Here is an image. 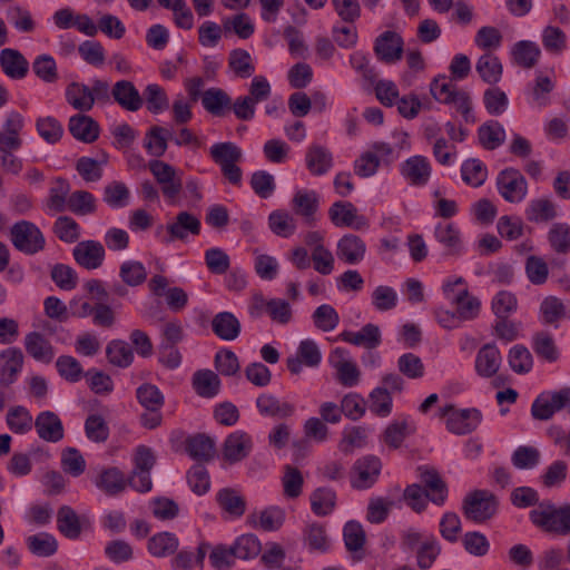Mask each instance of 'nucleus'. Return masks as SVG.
Segmentation results:
<instances>
[{"mask_svg":"<svg viewBox=\"0 0 570 570\" xmlns=\"http://www.w3.org/2000/svg\"><path fill=\"white\" fill-rule=\"evenodd\" d=\"M475 70L484 82L492 86L501 80L503 73L500 59L492 52L483 53L478 59Z\"/></svg>","mask_w":570,"mask_h":570,"instance_id":"nucleus-40","label":"nucleus"},{"mask_svg":"<svg viewBox=\"0 0 570 570\" xmlns=\"http://www.w3.org/2000/svg\"><path fill=\"white\" fill-rule=\"evenodd\" d=\"M463 277L448 278L443 284V292L448 298L456 306V314L460 320L471 321L478 317L481 309V302L478 297L470 294L466 287L462 288L455 296L451 297L454 288L459 285H465Z\"/></svg>","mask_w":570,"mask_h":570,"instance_id":"nucleus-3","label":"nucleus"},{"mask_svg":"<svg viewBox=\"0 0 570 570\" xmlns=\"http://www.w3.org/2000/svg\"><path fill=\"white\" fill-rule=\"evenodd\" d=\"M381 460L375 455H365L355 461L351 484L354 489L364 490L371 488L381 472Z\"/></svg>","mask_w":570,"mask_h":570,"instance_id":"nucleus-12","label":"nucleus"},{"mask_svg":"<svg viewBox=\"0 0 570 570\" xmlns=\"http://www.w3.org/2000/svg\"><path fill=\"white\" fill-rule=\"evenodd\" d=\"M0 67L6 76L11 79H23L29 71V62L23 55L12 48L0 51Z\"/></svg>","mask_w":570,"mask_h":570,"instance_id":"nucleus-27","label":"nucleus"},{"mask_svg":"<svg viewBox=\"0 0 570 570\" xmlns=\"http://www.w3.org/2000/svg\"><path fill=\"white\" fill-rule=\"evenodd\" d=\"M441 553V546L432 534L426 535L422 544L416 550V564L421 570L432 568L433 563Z\"/></svg>","mask_w":570,"mask_h":570,"instance_id":"nucleus-55","label":"nucleus"},{"mask_svg":"<svg viewBox=\"0 0 570 570\" xmlns=\"http://www.w3.org/2000/svg\"><path fill=\"white\" fill-rule=\"evenodd\" d=\"M499 508V499L489 490H474L465 495L462 512L468 520L476 523L492 519Z\"/></svg>","mask_w":570,"mask_h":570,"instance_id":"nucleus-2","label":"nucleus"},{"mask_svg":"<svg viewBox=\"0 0 570 570\" xmlns=\"http://www.w3.org/2000/svg\"><path fill=\"white\" fill-rule=\"evenodd\" d=\"M212 159L220 166L238 163L243 158L240 148L234 142H217L210 147Z\"/></svg>","mask_w":570,"mask_h":570,"instance_id":"nucleus-59","label":"nucleus"},{"mask_svg":"<svg viewBox=\"0 0 570 570\" xmlns=\"http://www.w3.org/2000/svg\"><path fill=\"white\" fill-rule=\"evenodd\" d=\"M541 461V452L535 446L520 445L512 455L511 462L515 469L531 470L539 465Z\"/></svg>","mask_w":570,"mask_h":570,"instance_id":"nucleus-61","label":"nucleus"},{"mask_svg":"<svg viewBox=\"0 0 570 570\" xmlns=\"http://www.w3.org/2000/svg\"><path fill=\"white\" fill-rule=\"evenodd\" d=\"M527 219L534 223H546L557 217L556 205L547 198L533 199L525 210Z\"/></svg>","mask_w":570,"mask_h":570,"instance_id":"nucleus-57","label":"nucleus"},{"mask_svg":"<svg viewBox=\"0 0 570 570\" xmlns=\"http://www.w3.org/2000/svg\"><path fill=\"white\" fill-rule=\"evenodd\" d=\"M24 364L19 347H7L0 352V386L7 389L18 381Z\"/></svg>","mask_w":570,"mask_h":570,"instance_id":"nucleus-13","label":"nucleus"},{"mask_svg":"<svg viewBox=\"0 0 570 570\" xmlns=\"http://www.w3.org/2000/svg\"><path fill=\"white\" fill-rule=\"evenodd\" d=\"M67 207L76 215H90L96 212V198L87 190H76L68 197Z\"/></svg>","mask_w":570,"mask_h":570,"instance_id":"nucleus-62","label":"nucleus"},{"mask_svg":"<svg viewBox=\"0 0 570 570\" xmlns=\"http://www.w3.org/2000/svg\"><path fill=\"white\" fill-rule=\"evenodd\" d=\"M66 100L76 110L87 112L92 109V97L89 86L81 82H71L66 88Z\"/></svg>","mask_w":570,"mask_h":570,"instance_id":"nucleus-48","label":"nucleus"},{"mask_svg":"<svg viewBox=\"0 0 570 570\" xmlns=\"http://www.w3.org/2000/svg\"><path fill=\"white\" fill-rule=\"evenodd\" d=\"M111 97L122 109L138 111L144 105V98L129 80H119L111 88Z\"/></svg>","mask_w":570,"mask_h":570,"instance_id":"nucleus-22","label":"nucleus"},{"mask_svg":"<svg viewBox=\"0 0 570 570\" xmlns=\"http://www.w3.org/2000/svg\"><path fill=\"white\" fill-rule=\"evenodd\" d=\"M312 320L316 328L331 332L338 325L340 315L332 305L322 304L314 311Z\"/></svg>","mask_w":570,"mask_h":570,"instance_id":"nucleus-64","label":"nucleus"},{"mask_svg":"<svg viewBox=\"0 0 570 570\" xmlns=\"http://www.w3.org/2000/svg\"><path fill=\"white\" fill-rule=\"evenodd\" d=\"M208 548L209 544L204 542L198 546L196 553L188 550H180L171 559V568L174 570H191L194 567L203 569Z\"/></svg>","mask_w":570,"mask_h":570,"instance_id":"nucleus-47","label":"nucleus"},{"mask_svg":"<svg viewBox=\"0 0 570 570\" xmlns=\"http://www.w3.org/2000/svg\"><path fill=\"white\" fill-rule=\"evenodd\" d=\"M106 357L111 365L127 368L132 364L135 356L126 341L112 340L106 346Z\"/></svg>","mask_w":570,"mask_h":570,"instance_id":"nucleus-45","label":"nucleus"},{"mask_svg":"<svg viewBox=\"0 0 570 570\" xmlns=\"http://www.w3.org/2000/svg\"><path fill=\"white\" fill-rule=\"evenodd\" d=\"M328 362L336 372V380L345 387H352L358 384L361 372L357 365L348 360V351L344 347H335L330 356Z\"/></svg>","mask_w":570,"mask_h":570,"instance_id":"nucleus-8","label":"nucleus"},{"mask_svg":"<svg viewBox=\"0 0 570 570\" xmlns=\"http://www.w3.org/2000/svg\"><path fill=\"white\" fill-rule=\"evenodd\" d=\"M342 341L368 350L376 348L381 342V332L377 325L368 323L358 332L344 331L338 336Z\"/></svg>","mask_w":570,"mask_h":570,"instance_id":"nucleus-31","label":"nucleus"},{"mask_svg":"<svg viewBox=\"0 0 570 570\" xmlns=\"http://www.w3.org/2000/svg\"><path fill=\"white\" fill-rule=\"evenodd\" d=\"M403 38L395 31H384L374 42V53L384 63H395L402 59L404 51Z\"/></svg>","mask_w":570,"mask_h":570,"instance_id":"nucleus-14","label":"nucleus"},{"mask_svg":"<svg viewBox=\"0 0 570 570\" xmlns=\"http://www.w3.org/2000/svg\"><path fill=\"white\" fill-rule=\"evenodd\" d=\"M532 348L540 358L549 363L559 360V350L552 335L548 332H538L533 335Z\"/></svg>","mask_w":570,"mask_h":570,"instance_id":"nucleus-51","label":"nucleus"},{"mask_svg":"<svg viewBox=\"0 0 570 570\" xmlns=\"http://www.w3.org/2000/svg\"><path fill=\"white\" fill-rule=\"evenodd\" d=\"M304 544L312 552L324 553L330 549V538L323 524L313 522L303 530Z\"/></svg>","mask_w":570,"mask_h":570,"instance_id":"nucleus-44","label":"nucleus"},{"mask_svg":"<svg viewBox=\"0 0 570 570\" xmlns=\"http://www.w3.org/2000/svg\"><path fill=\"white\" fill-rule=\"evenodd\" d=\"M322 361V353L315 341L306 338L301 341L296 354L286 360V365L292 374H299L303 365L317 367Z\"/></svg>","mask_w":570,"mask_h":570,"instance_id":"nucleus-16","label":"nucleus"},{"mask_svg":"<svg viewBox=\"0 0 570 570\" xmlns=\"http://www.w3.org/2000/svg\"><path fill=\"white\" fill-rule=\"evenodd\" d=\"M432 167L424 156H412L401 165V175L412 186H425L430 180Z\"/></svg>","mask_w":570,"mask_h":570,"instance_id":"nucleus-19","label":"nucleus"},{"mask_svg":"<svg viewBox=\"0 0 570 570\" xmlns=\"http://www.w3.org/2000/svg\"><path fill=\"white\" fill-rule=\"evenodd\" d=\"M328 216L336 227H351L355 230L368 227L366 217L358 215L356 207L350 202H335L328 209Z\"/></svg>","mask_w":570,"mask_h":570,"instance_id":"nucleus-11","label":"nucleus"},{"mask_svg":"<svg viewBox=\"0 0 570 570\" xmlns=\"http://www.w3.org/2000/svg\"><path fill=\"white\" fill-rule=\"evenodd\" d=\"M28 550L36 557L48 558L53 556L58 550L57 539L48 533L40 532L37 534L29 535L26 539Z\"/></svg>","mask_w":570,"mask_h":570,"instance_id":"nucleus-50","label":"nucleus"},{"mask_svg":"<svg viewBox=\"0 0 570 570\" xmlns=\"http://www.w3.org/2000/svg\"><path fill=\"white\" fill-rule=\"evenodd\" d=\"M511 61L523 69H532L541 57L540 47L530 40H520L511 48Z\"/></svg>","mask_w":570,"mask_h":570,"instance_id":"nucleus-28","label":"nucleus"},{"mask_svg":"<svg viewBox=\"0 0 570 570\" xmlns=\"http://www.w3.org/2000/svg\"><path fill=\"white\" fill-rule=\"evenodd\" d=\"M253 450L252 436L242 430H237L227 435L223 443L222 454L225 461L230 464L246 459Z\"/></svg>","mask_w":570,"mask_h":570,"instance_id":"nucleus-15","label":"nucleus"},{"mask_svg":"<svg viewBox=\"0 0 570 570\" xmlns=\"http://www.w3.org/2000/svg\"><path fill=\"white\" fill-rule=\"evenodd\" d=\"M38 436L50 443H57L65 438V429L59 415L52 411H42L35 419Z\"/></svg>","mask_w":570,"mask_h":570,"instance_id":"nucleus-18","label":"nucleus"},{"mask_svg":"<svg viewBox=\"0 0 570 570\" xmlns=\"http://www.w3.org/2000/svg\"><path fill=\"white\" fill-rule=\"evenodd\" d=\"M68 129L71 136L82 142L96 141L100 134L99 124L90 116L77 114L69 118Z\"/></svg>","mask_w":570,"mask_h":570,"instance_id":"nucleus-23","label":"nucleus"},{"mask_svg":"<svg viewBox=\"0 0 570 570\" xmlns=\"http://www.w3.org/2000/svg\"><path fill=\"white\" fill-rule=\"evenodd\" d=\"M95 485L109 497H116L122 493L127 485V476L116 468H107L100 471L95 479Z\"/></svg>","mask_w":570,"mask_h":570,"instance_id":"nucleus-25","label":"nucleus"},{"mask_svg":"<svg viewBox=\"0 0 570 570\" xmlns=\"http://www.w3.org/2000/svg\"><path fill=\"white\" fill-rule=\"evenodd\" d=\"M480 145L487 150L499 148L505 140V130L498 120H489L478 129Z\"/></svg>","mask_w":570,"mask_h":570,"instance_id":"nucleus-42","label":"nucleus"},{"mask_svg":"<svg viewBox=\"0 0 570 570\" xmlns=\"http://www.w3.org/2000/svg\"><path fill=\"white\" fill-rule=\"evenodd\" d=\"M216 501L219 508L232 518H240L246 511V500L236 489H220L216 494Z\"/></svg>","mask_w":570,"mask_h":570,"instance_id":"nucleus-37","label":"nucleus"},{"mask_svg":"<svg viewBox=\"0 0 570 570\" xmlns=\"http://www.w3.org/2000/svg\"><path fill=\"white\" fill-rule=\"evenodd\" d=\"M366 245L357 235L346 234L337 242L336 255L346 264H358L364 259Z\"/></svg>","mask_w":570,"mask_h":570,"instance_id":"nucleus-24","label":"nucleus"},{"mask_svg":"<svg viewBox=\"0 0 570 570\" xmlns=\"http://www.w3.org/2000/svg\"><path fill=\"white\" fill-rule=\"evenodd\" d=\"M320 196L315 190H297L292 198V207L296 215L305 218L307 223L314 220L318 209Z\"/></svg>","mask_w":570,"mask_h":570,"instance_id":"nucleus-36","label":"nucleus"},{"mask_svg":"<svg viewBox=\"0 0 570 570\" xmlns=\"http://www.w3.org/2000/svg\"><path fill=\"white\" fill-rule=\"evenodd\" d=\"M556 87L554 81L542 71H535V78L527 85L525 94L530 98V102L538 107H546L550 102V94Z\"/></svg>","mask_w":570,"mask_h":570,"instance_id":"nucleus-30","label":"nucleus"},{"mask_svg":"<svg viewBox=\"0 0 570 570\" xmlns=\"http://www.w3.org/2000/svg\"><path fill=\"white\" fill-rule=\"evenodd\" d=\"M193 389L195 392L206 399H212L219 393L220 380L216 373L210 370H198L193 375Z\"/></svg>","mask_w":570,"mask_h":570,"instance_id":"nucleus-41","label":"nucleus"},{"mask_svg":"<svg viewBox=\"0 0 570 570\" xmlns=\"http://www.w3.org/2000/svg\"><path fill=\"white\" fill-rule=\"evenodd\" d=\"M173 138L171 131L161 126H151L146 132L144 147L154 157L163 156L168 147L167 140Z\"/></svg>","mask_w":570,"mask_h":570,"instance_id":"nucleus-49","label":"nucleus"},{"mask_svg":"<svg viewBox=\"0 0 570 570\" xmlns=\"http://www.w3.org/2000/svg\"><path fill=\"white\" fill-rule=\"evenodd\" d=\"M225 32H234L240 39H249L255 32V26L248 14L240 12L223 20Z\"/></svg>","mask_w":570,"mask_h":570,"instance_id":"nucleus-60","label":"nucleus"},{"mask_svg":"<svg viewBox=\"0 0 570 570\" xmlns=\"http://www.w3.org/2000/svg\"><path fill=\"white\" fill-rule=\"evenodd\" d=\"M530 521L546 532L560 535L570 534V504L557 508L546 500L529 513Z\"/></svg>","mask_w":570,"mask_h":570,"instance_id":"nucleus-1","label":"nucleus"},{"mask_svg":"<svg viewBox=\"0 0 570 570\" xmlns=\"http://www.w3.org/2000/svg\"><path fill=\"white\" fill-rule=\"evenodd\" d=\"M178 547L179 540L176 534L167 531L154 534L147 542L148 552L156 558L174 554Z\"/></svg>","mask_w":570,"mask_h":570,"instance_id":"nucleus-39","label":"nucleus"},{"mask_svg":"<svg viewBox=\"0 0 570 570\" xmlns=\"http://www.w3.org/2000/svg\"><path fill=\"white\" fill-rule=\"evenodd\" d=\"M499 194L509 203H520L528 191V184L522 174L514 168H505L497 177Z\"/></svg>","mask_w":570,"mask_h":570,"instance_id":"nucleus-7","label":"nucleus"},{"mask_svg":"<svg viewBox=\"0 0 570 570\" xmlns=\"http://www.w3.org/2000/svg\"><path fill=\"white\" fill-rule=\"evenodd\" d=\"M268 227L277 236L288 238L296 230L294 217L283 209L273 210L268 215Z\"/></svg>","mask_w":570,"mask_h":570,"instance_id":"nucleus-52","label":"nucleus"},{"mask_svg":"<svg viewBox=\"0 0 570 570\" xmlns=\"http://www.w3.org/2000/svg\"><path fill=\"white\" fill-rule=\"evenodd\" d=\"M434 237L443 247L445 256H460L463 253L462 235L453 223H439L434 228Z\"/></svg>","mask_w":570,"mask_h":570,"instance_id":"nucleus-20","label":"nucleus"},{"mask_svg":"<svg viewBox=\"0 0 570 570\" xmlns=\"http://www.w3.org/2000/svg\"><path fill=\"white\" fill-rule=\"evenodd\" d=\"M72 255L78 265L90 271L102 265L106 252L97 240H82L75 246Z\"/></svg>","mask_w":570,"mask_h":570,"instance_id":"nucleus-17","label":"nucleus"},{"mask_svg":"<svg viewBox=\"0 0 570 570\" xmlns=\"http://www.w3.org/2000/svg\"><path fill=\"white\" fill-rule=\"evenodd\" d=\"M57 528L67 539L76 540L82 531L80 517L71 507L62 505L57 513Z\"/></svg>","mask_w":570,"mask_h":570,"instance_id":"nucleus-38","label":"nucleus"},{"mask_svg":"<svg viewBox=\"0 0 570 570\" xmlns=\"http://www.w3.org/2000/svg\"><path fill=\"white\" fill-rule=\"evenodd\" d=\"M416 471L424 485L426 499L439 507L443 505L448 499L449 489L440 473L429 465H420Z\"/></svg>","mask_w":570,"mask_h":570,"instance_id":"nucleus-9","label":"nucleus"},{"mask_svg":"<svg viewBox=\"0 0 570 570\" xmlns=\"http://www.w3.org/2000/svg\"><path fill=\"white\" fill-rule=\"evenodd\" d=\"M441 416L446 417V429L456 435H466L474 432L482 422V413L479 409L455 410L448 404L441 409Z\"/></svg>","mask_w":570,"mask_h":570,"instance_id":"nucleus-4","label":"nucleus"},{"mask_svg":"<svg viewBox=\"0 0 570 570\" xmlns=\"http://www.w3.org/2000/svg\"><path fill=\"white\" fill-rule=\"evenodd\" d=\"M228 68L235 77L250 78L255 73V63L250 53L242 48L233 49L228 55Z\"/></svg>","mask_w":570,"mask_h":570,"instance_id":"nucleus-46","label":"nucleus"},{"mask_svg":"<svg viewBox=\"0 0 570 570\" xmlns=\"http://www.w3.org/2000/svg\"><path fill=\"white\" fill-rule=\"evenodd\" d=\"M562 410L570 412V387L541 393L531 405L532 416L540 421L550 420Z\"/></svg>","mask_w":570,"mask_h":570,"instance_id":"nucleus-5","label":"nucleus"},{"mask_svg":"<svg viewBox=\"0 0 570 570\" xmlns=\"http://www.w3.org/2000/svg\"><path fill=\"white\" fill-rule=\"evenodd\" d=\"M306 167L314 176L325 175L333 166V156L328 149L320 145L308 147L305 156Z\"/></svg>","mask_w":570,"mask_h":570,"instance_id":"nucleus-34","label":"nucleus"},{"mask_svg":"<svg viewBox=\"0 0 570 570\" xmlns=\"http://www.w3.org/2000/svg\"><path fill=\"white\" fill-rule=\"evenodd\" d=\"M27 353L36 361L49 364L55 357V348L50 341L39 332H30L23 342Z\"/></svg>","mask_w":570,"mask_h":570,"instance_id":"nucleus-29","label":"nucleus"},{"mask_svg":"<svg viewBox=\"0 0 570 570\" xmlns=\"http://www.w3.org/2000/svg\"><path fill=\"white\" fill-rule=\"evenodd\" d=\"M212 330L220 340L234 341L239 336L242 325L233 313L220 312L213 317Z\"/></svg>","mask_w":570,"mask_h":570,"instance_id":"nucleus-33","label":"nucleus"},{"mask_svg":"<svg viewBox=\"0 0 570 570\" xmlns=\"http://www.w3.org/2000/svg\"><path fill=\"white\" fill-rule=\"evenodd\" d=\"M186 453L197 462H208L215 454V441L205 433H196L186 439Z\"/></svg>","mask_w":570,"mask_h":570,"instance_id":"nucleus-32","label":"nucleus"},{"mask_svg":"<svg viewBox=\"0 0 570 570\" xmlns=\"http://www.w3.org/2000/svg\"><path fill=\"white\" fill-rule=\"evenodd\" d=\"M6 423L14 434H27L35 426V420L30 411L23 405L10 407L6 415Z\"/></svg>","mask_w":570,"mask_h":570,"instance_id":"nucleus-43","label":"nucleus"},{"mask_svg":"<svg viewBox=\"0 0 570 570\" xmlns=\"http://www.w3.org/2000/svg\"><path fill=\"white\" fill-rule=\"evenodd\" d=\"M13 246L28 255H33L43 249L46 240L41 230L31 222L16 223L10 230Z\"/></svg>","mask_w":570,"mask_h":570,"instance_id":"nucleus-6","label":"nucleus"},{"mask_svg":"<svg viewBox=\"0 0 570 570\" xmlns=\"http://www.w3.org/2000/svg\"><path fill=\"white\" fill-rule=\"evenodd\" d=\"M130 191L125 183L114 180L104 189V202L111 208H122L128 205Z\"/></svg>","mask_w":570,"mask_h":570,"instance_id":"nucleus-63","label":"nucleus"},{"mask_svg":"<svg viewBox=\"0 0 570 570\" xmlns=\"http://www.w3.org/2000/svg\"><path fill=\"white\" fill-rule=\"evenodd\" d=\"M462 179L472 187H480L488 177L487 166L478 158L466 159L461 167Z\"/></svg>","mask_w":570,"mask_h":570,"instance_id":"nucleus-56","label":"nucleus"},{"mask_svg":"<svg viewBox=\"0 0 570 570\" xmlns=\"http://www.w3.org/2000/svg\"><path fill=\"white\" fill-rule=\"evenodd\" d=\"M336 505V493L330 488H318L311 494L312 511L318 517L332 513Z\"/></svg>","mask_w":570,"mask_h":570,"instance_id":"nucleus-53","label":"nucleus"},{"mask_svg":"<svg viewBox=\"0 0 570 570\" xmlns=\"http://www.w3.org/2000/svg\"><path fill=\"white\" fill-rule=\"evenodd\" d=\"M202 223L198 217L188 213L180 212L171 223L166 226L167 236L161 242L170 244L175 240H186L188 235L198 236L200 234Z\"/></svg>","mask_w":570,"mask_h":570,"instance_id":"nucleus-10","label":"nucleus"},{"mask_svg":"<svg viewBox=\"0 0 570 570\" xmlns=\"http://www.w3.org/2000/svg\"><path fill=\"white\" fill-rule=\"evenodd\" d=\"M204 109L214 117H225L230 112L232 97L222 88L210 87L202 95Z\"/></svg>","mask_w":570,"mask_h":570,"instance_id":"nucleus-26","label":"nucleus"},{"mask_svg":"<svg viewBox=\"0 0 570 570\" xmlns=\"http://www.w3.org/2000/svg\"><path fill=\"white\" fill-rule=\"evenodd\" d=\"M550 247L557 254L570 253V225L567 223H554L548 232Z\"/></svg>","mask_w":570,"mask_h":570,"instance_id":"nucleus-54","label":"nucleus"},{"mask_svg":"<svg viewBox=\"0 0 570 570\" xmlns=\"http://www.w3.org/2000/svg\"><path fill=\"white\" fill-rule=\"evenodd\" d=\"M502 363V356L494 343L484 344L475 356L474 368L481 377L494 376Z\"/></svg>","mask_w":570,"mask_h":570,"instance_id":"nucleus-21","label":"nucleus"},{"mask_svg":"<svg viewBox=\"0 0 570 570\" xmlns=\"http://www.w3.org/2000/svg\"><path fill=\"white\" fill-rule=\"evenodd\" d=\"M136 399L145 410L161 409L165 396L157 385L142 383L136 389Z\"/></svg>","mask_w":570,"mask_h":570,"instance_id":"nucleus-58","label":"nucleus"},{"mask_svg":"<svg viewBox=\"0 0 570 570\" xmlns=\"http://www.w3.org/2000/svg\"><path fill=\"white\" fill-rule=\"evenodd\" d=\"M256 406L262 415L286 419L295 412L292 403L278 400L271 394H261L256 400Z\"/></svg>","mask_w":570,"mask_h":570,"instance_id":"nucleus-35","label":"nucleus"}]
</instances>
